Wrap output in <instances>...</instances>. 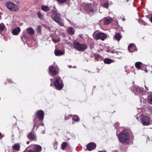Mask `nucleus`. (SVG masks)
<instances>
[{
    "label": "nucleus",
    "mask_w": 152,
    "mask_h": 152,
    "mask_svg": "<svg viewBox=\"0 0 152 152\" xmlns=\"http://www.w3.org/2000/svg\"><path fill=\"white\" fill-rule=\"evenodd\" d=\"M118 138L120 142L123 144L127 145L130 142V135L127 132H121L119 134Z\"/></svg>",
    "instance_id": "f257e3e1"
},
{
    "label": "nucleus",
    "mask_w": 152,
    "mask_h": 152,
    "mask_svg": "<svg viewBox=\"0 0 152 152\" xmlns=\"http://www.w3.org/2000/svg\"><path fill=\"white\" fill-rule=\"evenodd\" d=\"M35 114L37 118H36L34 121V128L35 126H36L38 122V118L40 121H42L43 120L44 113L43 111L40 110L38 111Z\"/></svg>",
    "instance_id": "f03ea898"
},
{
    "label": "nucleus",
    "mask_w": 152,
    "mask_h": 152,
    "mask_svg": "<svg viewBox=\"0 0 152 152\" xmlns=\"http://www.w3.org/2000/svg\"><path fill=\"white\" fill-rule=\"evenodd\" d=\"M48 15L56 22L57 21L61 18L60 14L55 10H53L50 12L48 13Z\"/></svg>",
    "instance_id": "7ed1b4c3"
},
{
    "label": "nucleus",
    "mask_w": 152,
    "mask_h": 152,
    "mask_svg": "<svg viewBox=\"0 0 152 152\" xmlns=\"http://www.w3.org/2000/svg\"><path fill=\"white\" fill-rule=\"evenodd\" d=\"M74 48L79 51H83L87 49V46L85 44L76 42L74 44Z\"/></svg>",
    "instance_id": "20e7f679"
},
{
    "label": "nucleus",
    "mask_w": 152,
    "mask_h": 152,
    "mask_svg": "<svg viewBox=\"0 0 152 152\" xmlns=\"http://www.w3.org/2000/svg\"><path fill=\"white\" fill-rule=\"evenodd\" d=\"M7 8L12 11H17L19 10L18 6L11 2H8L6 4Z\"/></svg>",
    "instance_id": "39448f33"
},
{
    "label": "nucleus",
    "mask_w": 152,
    "mask_h": 152,
    "mask_svg": "<svg viewBox=\"0 0 152 152\" xmlns=\"http://www.w3.org/2000/svg\"><path fill=\"white\" fill-rule=\"evenodd\" d=\"M140 121L143 125L147 126L149 124L150 119L148 117L142 115L140 116Z\"/></svg>",
    "instance_id": "423d86ee"
},
{
    "label": "nucleus",
    "mask_w": 152,
    "mask_h": 152,
    "mask_svg": "<svg viewBox=\"0 0 152 152\" xmlns=\"http://www.w3.org/2000/svg\"><path fill=\"white\" fill-rule=\"evenodd\" d=\"M54 84L56 89L58 90L61 89L63 87L62 82L60 77H57L54 81Z\"/></svg>",
    "instance_id": "0eeeda50"
},
{
    "label": "nucleus",
    "mask_w": 152,
    "mask_h": 152,
    "mask_svg": "<svg viewBox=\"0 0 152 152\" xmlns=\"http://www.w3.org/2000/svg\"><path fill=\"white\" fill-rule=\"evenodd\" d=\"M84 9L87 11L92 13L94 11V6L91 3L85 4L84 6Z\"/></svg>",
    "instance_id": "6e6552de"
},
{
    "label": "nucleus",
    "mask_w": 152,
    "mask_h": 152,
    "mask_svg": "<svg viewBox=\"0 0 152 152\" xmlns=\"http://www.w3.org/2000/svg\"><path fill=\"white\" fill-rule=\"evenodd\" d=\"M106 37L107 36L105 34L103 33L100 32L95 35V38L97 40L101 39L102 40H104Z\"/></svg>",
    "instance_id": "1a4fd4ad"
},
{
    "label": "nucleus",
    "mask_w": 152,
    "mask_h": 152,
    "mask_svg": "<svg viewBox=\"0 0 152 152\" xmlns=\"http://www.w3.org/2000/svg\"><path fill=\"white\" fill-rule=\"evenodd\" d=\"M49 70L50 74L54 76L58 74V72L57 71L56 68L53 66H51L49 67Z\"/></svg>",
    "instance_id": "9d476101"
},
{
    "label": "nucleus",
    "mask_w": 152,
    "mask_h": 152,
    "mask_svg": "<svg viewBox=\"0 0 152 152\" xmlns=\"http://www.w3.org/2000/svg\"><path fill=\"white\" fill-rule=\"evenodd\" d=\"M96 144L93 142L89 143L87 146V148L89 151H92L96 147Z\"/></svg>",
    "instance_id": "9b49d317"
},
{
    "label": "nucleus",
    "mask_w": 152,
    "mask_h": 152,
    "mask_svg": "<svg viewBox=\"0 0 152 152\" xmlns=\"http://www.w3.org/2000/svg\"><path fill=\"white\" fill-rule=\"evenodd\" d=\"M31 147L35 152H40L42 150V147L39 145H34Z\"/></svg>",
    "instance_id": "f8f14e48"
},
{
    "label": "nucleus",
    "mask_w": 152,
    "mask_h": 152,
    "mask_svg": "<svg viewBox=\"0 0 152 152\" xmlns=\"http://www.w3.org/2000/svg\"><path fill=\"white\" fill-rule=\"evenodd\" d=\"M128 50L130 53L133 52L137 50L136 47L134 44L132 43L130 44L128 47Z\"/></svg>",
    "instance_id": "ddd939ff"
},
{
    "label": "nucleus",
    "mask_w": 152,
    "mask_h": 152,
    "mask_svg": "<svg viewBox=\"0 0 152 152\" xmlns=\"http://www.w3.org/2000/svg\"><path fill=\"white\" fill-rule=\"evenodd\" d=\"M64 53V51L61 50H57L55 51V55L57 56H60L63 55Z\"/></svg>",
    "instance_id": "4468645a"
},
{
    "label": "nucleus",
    "mask_w": 152,
    "mask_h": 152,
    "mask_svg": "<svg viewBox=\"0 0 152 152\" xmlns=\"http://www.w3.org/2000/svg\"><path fill=\"white\" fill-rule=\"evenodd\" d=\"M104 24L108 25L111 22L112 19L110 17H107L104 18Z\"/></svg>",
    "instance_id": "2eb2a0df"
},
{
    "label": "nucleus",
    "mask_w": 152,
    "mask_h": 152,
    "mask_svg": "<svg viewBox=\"0 0 152 152\" xmlns=\"http://www.w3.org/2000/svg\"><path fill=\"white\" fill-rule=\"evenodd\" d=\"M20 31V28L19 27H18L12 30V33L14 35H17L18 34Z\"/></svg>",
    "instance_id": "dca6fc26"
},
{
    "label": "nucleus",
    "mask_w": 152,
    "mask_h": 152,
    "mask_svg": "<svg viewBox=\"0 0 152 152\" xmlns=\"http://www.w3.org/2000/svg\"><path fill=\"white\" fill-rule=\"evenodd\" d=\"M27 31L28 34L30 35H32L34 34L35 31L32 28H29L27 29Z\"/></svg>",
    "instance_id": "f3484780"
},
{
    "label": "nucleus",
    "mask_w": 152,
    "mask_h": 152,
    "mask_svg": "<svg viewBox=\"0 0 152 152\" xmlns=\"http://www.w3.org/2000/svg\"><path fill=\"white\" fill-rule=\"evenodd\" d=\"M13 149L17 151H19L20 148V145L18 144H15L12 146Z\"/></svg>",
    "instance_id": "a211bd4d"
},
{
    "label": "nucleus",
    "mask_w": 152,
    "mask_h": 152,
    "mask_svg": "<svg viewBox=\"0 0 152 152\" xmlns=\"http://www.w3.org/2000/svg\"><path fill=\"white\" fill-rule=\"evenodd\" d=\"M104 61L105 63L109 64L112 63L114 62V61L109 58H106L104 59Z\"/></svg>",
    "instance_id": "6ab92c4d"
},
{
    "label": "nucleus",
    "mask_w": 152,
    "mask_h": 152,
    "mask_svg": "<svg viewBox=\"0 0 152 152\" xmlns=\"http://www.w3.org/2000/svg\"><path fill=\"white\" fill-rule=\"evenodd\" d=\"M121 38V36L119 33L116 34L114 37V39H116L117 41H119Z\"/></svg>",
    "instance_id": "aec40b11"
},
{
    "label": "nucleus",
    "mask_w": 152,
    "mask_h": 152,
    "mask_svg": "<svg viewBox=\"0 0 152 152\" xmlns=\"http://www.w3.org/2000/svg\"><path fill=\"white\" fill-rule=\"evenodd\" d=\"M28 137L29 139L32 140H34L36 137L35 135L32 132H31L29 133L28 135Z\"/></svg>",
    "instance_id": "412c9836"
},
{
    "label": "nucleus",
    "mask_w": 152,
    "mask_h": 152,
    "mask_svg": "<svg viewBox=\"0 0 152 152\" xmlns=\"http://www.w3.org/2000/svg\"><path fill=\"white\" fill-rule=\"evenodd\" d=\"M142 90V89L140 87L138 86L136 87L135 88V94L138 95L141 92Z\"/></svg>",
    "instance_id": "4be33fe9"
},
{
    "label": "nucleus",
    "mask_w": 152,
    "mask_h": 152,
    "mask_svg": "<svg viewBox=\"0 0 152 152\" xmlns=\"http://www.w3.org/2000/svg\"><path fill=\"white\" fill-rule=\"evenodd\" d=\"M42 10L45 12H47L50 10L49 7L46 5H43L42 7Z\"/></svg>",
    "instance_id": "5701e85b"
},
{
    "label": "nucleus",
    "mask_w": 152,
    "mask_h": 152,
    "mask_svg": "<svg viewBox=\"0 0 152 152\" xmlns=\"http://www.w3.org/2000/svg\"><path fill=\"white\" fill-rule=\"evenodd\" d=\"M68 32L71 35H73L74 33V30L73 28L70 27L68 29Z\"/></svg>",
    "instance_id": "b1692460"
},
{
    "label": "nucleus",
    "mask_w": 152,
    "mask_h": 152,
    "mask_svg": "<svg viewBox=\"0 0 152 152\" xmlns=\"http://www.w3.org/2000/svg\"><path fill=\"white\" fill-rule=\"evenodd\" d=\"M142 65V63L140 62H136L135 64L136 67L138 69H140Z\"/></svg>",
    "instance_id": "393cba45"
},
{
    "label": "nucleus",
    "mask_w": 152,
    "mask_h": 152,
    "mask_svg": "<svg viewBox=\"0 0 152 152\" xmlns=\"http://www.w3.org/2000/svg\"><path fill=\"white\" fill-rule=\"evenodd\" d=\"M56 22L61 26H63L64 25V21L63 20L61 19V18L60 19L58 20L57 21H56Z\"/></svg>",
    "instance_id": "a878e982"
},
{
    "label": "nucleus",
    "mask_w": 152,
    "mask_h": 152,
    "mask_svg": "<svg viewBox=\"0 0 152 152\" xmlns=\"http://www.w3.org/2000/svg\"><path fill=\"white\" fill-rule=\"evenodd\" d=\"M68 144L66 142H63L61 145V148L62 149L64 150Z\"/></svg>",
    "instance_id": "bb28decb"
},
{
    "label": "nucleus",
    "mask_w": 152,
    "mask_h": 152,
    "mask_svg": "<svg viewBox=\"0 0 152 152\" xmlns=\"http://www.w3.org/2000/svg\"><path fill=\"white\" fill-rule=\"evenodd\" d=\"M95 59L97 61H100L102 60V58L99 55H94Z\"/></svg>",
    "instance_id": "cd10ccee"
},
{
    "label": "nucleus",
    "mask_w": 152,
    "mask_h": 152,
    "mask_svg": "<svg viewBox=\"0 0 152 152\" xmlns=\"http://www.w3.org/2000/svg\"><path fill=\"white\" fill-rule=\"evenodd\" d=\"M72 119L76 122H78L80 120L78 117L76 115H74Z\"/></svg>",
    "instance_id": "c85d7f7f"
},
{
    "label": "nucleus",
    "mask_w": 152,
    "mask_h": 152,
    "mask_svg": "<svg viewBox=\"0 0 152 152\" xmlns=\"http://www.w3.org/2000/svg\"><path fill=\"white\" fill-rule=\"evenodd\" d=\"M148 102L151 104H152V95H150L148 96Z\"/></svg>",
    "instance_id": "c756f323"
},
{
    "label": "nucleus",
    "mask_w": 152,
    "mask_h": 152,
    "mask_svg": "<svg viewBox=\"0 0 152 152\" xmlns=\"http://www.w3.org/2000/svg\"><path fill=\"white\" fill-rule=\"evenodd\" d=\"M4 28L5 26L3 23L0 24V31H3L4 29Z\"/></svg>",
    "instance_id": "7c9ffc66"
},
{
    "label": "nucleus",
    "mask_w": 152,
    "mask_h": 152,
    "mask_svg": "<svg viewBox=\"0 0 152 152\" xmlns=\"http://www.w3.org/2000/svg\"><path fill=\"white\" fill-rule=\"evenodd\" d=\"M37 15L38 16V17L42 19L43 18V15H42L41 13L40 12H39L37 13Z\"/></svg>",
    "instance_id": "2f4dec72"
},
{
    "label": "nucleus",
    "mask_w": 152,
    "mask_h": 152,
    "mask_svg": "<svg viewBox=\"0 0 152 152\" xmlns=\"http://www.w3.org/2000/svg\"><path fill=\"white\" fill-rule=\"evenodd\" d=\"M103 7H104L107 9L109 7L108 3H104L103 5Z\"/></svg>",
    "instance_id": "473e14b6"
},
{
    "label": "nucleus",
    "mask_w": 152,
    "mask_h": 152,
    "mask_svg": "<svg viewBox=\"0 0 152 152\" xmlns=\"http://www.w3.org/2000/svg\"><path fill=\"white\" fill-rule=\"evenodd\" d=\"M59 3H63L66 1L67 0H57Z\"/></svg>",
    "instance_id": "72a5a7b5"
},
{
    "label": "nucleus",
    "mask_w": 152,
    "mask_h": 152,
    "mask_svg": "<svg viewBox=\"0 0 152 152\" xmlns=\"http://www.w3.org/2000/svg\"><path fill=\"white\" fill-rule=\"evenodd\" d=\"M72 116V115H69V116L68 117L67 116H66V115H65V120H67L68 119H70V118H69L70 117H71Z\"/></svg>",
    "instance_id": "f704fd0d"
},
{
    "label": "nucleus",
    "mask_w": 152,
    "mask_h": 152,
    "mask_svg": "<svg viewBox=\"0 0 152 152\" xmlns=\"http://www.w3.org/2000/svg\"><path fill=\"white\" fill-rule=\"evenodd\" d=\"M53 41L55 43H56L59 42L60 40L58 39H53Z\"/></svg>",
    "instance_id": "c9c22d12"
},
{
    "label": "nucleus",
    "mask_w": 152,
    "mask_h": 152,
    "mask_svg": "<svg viewBox=\"0 0 152 152\" xmlns=\"http://www.w3.org/2000/svg\"><path fill=\"white\" fill-rule=\"evenodd\" d=\"M28 152H35V151L34 150H30L28 151Z\"/></svg>",
    "instance_id": "e433bc0d"
},
{
    "label": "nucleus",
    "mask_w": 152,
    "mask_h": 152,
    "mask_svg": "<svg viewBox=\"0 0 152 152\" xmlns=\"http://www.w3.org/2000/svg\"><path fill=\"white\" fill-rule=\"evenodd\" d=\"M115 51L113 50L111 51L110 53H115Z\"/></svg>",
    "instance_id": "4c0bfd02"
},
{
    "label": "nucleus",
    "mask_w": 152,
    "mask_h": 152,
    "mask_svg": "<svg viewBox=\"0 0 152 152\" xmlns=\"http://www.w3.org/2000/svg\"><path fill=\"white\" fill-rule=\"evenodd\" d=\"M150 20L152 23V16H151V18L150 19Z\"/></svg>",
    "instance_id": "58836bf2"
},
{
    "label": "nucleus",
    "mask_w": 152,
    "mask_h": 152,
    "mask_svg": "<svg viewBox=\"0 0 152 152\" xmlns=\"http://www.w3.org/2000/svg\"><path fill=\"white\" fill-rule=\"evenodd\" d=\"M145 89L147 91H148V88L147 87H146L145 86Z\"/></svg>",
    "instance_id": "ea45409f"
},
{
    "label": "nucleus",
    "mask_w": 152,
    "mask_h": 152,
    "mask_svg": "<svg viewBox=\"0 0 152 152\" xmlns=\"http://www.w3.org/2000/svg\"><path fill=\"white\" fill-rule=\"evenodd\" d=\"M25 37H25V35L24 36H23V37H22L21 38L22 39V40H23V38H25Z\"/></svg>",
    "instance_id": "a19ab883"
},
{
    "label": "nucleus",
    "mask_w": 152,
    "mask_h": 152,
    "mask_svg": "<svg viewBox=\"0 0 152 152\" xmlns=\"http://www.w3.org/2000/svg\"><path fill=\"white\" fill-rule=\"evenodd\" d=\"M119 53V52H117V51H115V53L117 54H118Z\"/></svg>",
    "instance_id": "79ce46f5"
},
{
    "label": "nucleus",
    "mask_w": 152,
    "mask_h": 152,
    "mask_svg": "<svg viewBox=\"0 0 152 152\" xmlns=\"http://www.w3.org/2000/svg\"><path fill=\"white\" fill-rule=\"evenodd\" d=\"M45 132V131L44 130L42 131L41 132V133H42V134H44Z\"/></svg>",
    "instance_id": "37998d69"
},
{
    "label": "nucleus",
    "mask_w": 152,
    "mask_h": 152,
    "mask_svg": "<svg viewBox=\"0 0 152 152\" xmlns=\"http://www.w3.org/2000/svg\"><path fill=\"white\" fill-rule=\"evenodd\" d=\"M5 152H10V151H9V150L8 149L7 150H6L5 151Z\"/></svg>",
    "instance_id": "c03bdc74"
},
{
    "label": "nucleus",
    "mask_w": 152,
    "mask_h": 152,
    "mask_svg": "<svg viewBox=\"0 0 152 152\" xmlns=\"http://www.w3.org/2000/svg\"><path fill=\"white\" fill-rule=\"evenodd\" d=\"M125 20V19L124 18H123L122 19V20L123 21H124V20Z\"/></svg>",
    "instance_id": "a18cd8bd"
},
{
    "label": "nucleus",
    "mask_w": 152,
    "mask_h": 152,
    "mask_svg": "<svg viewBox=\"0 0 152 152\" xmlns=\"http://www.w3.org/2000/svg\"><path fill=\"white\" fill-rule=\"evenodd\" d=\"M30 143V142L29 141H28L27 142V143L28 144H29Z\"/></svg>",
    "instance_id": "49530a36"
},
{
    "label": "nucleus",
    "mask_w": 152,
    "mask_h": 152,
    "mask_svg": "<svg viewBox=\"0 0 152 152\" xmlns=\"http://www.w3.org/2000/svg\"><path fill=\"white\" fill-rule=\"evenodd\" d=\"M112 152H118L116 151H113Z\"/></svg>",
    "instance_id": "de8ad7c7"
},
{
    "label": "nucleus",
    "mask_w": 152,
    "mask_h": 152,
    "mask_svg": "<svg viewBox=\"0 0 152 152\" xmlns=\"http://www.w3.org/2000/svg\"><path fill=\"white\" fill-rule=\"evenodd\" d=\"M41 125L42 126H43L44 125V124H43V123H42V124H41Z\"/></svg>",
    "instance_id": "09e8293b"
},
{
    "label": "nucleus",
    "mask_w": 152,
    "mask_h": 152,
    "mask_svg": "<svg viewBox=\"0 0 152 152\" xmlns=\"http://www.w3.org/2000/svg\"><path fill=\"white\" fill-rule=\"evenodd\" d=\"M69 68H71V67H72V66L71 65H69Z\"/></svg>",
    "instance_id": "8fccbe9b"
},
{
    "label": "nucleus",
    "mask_w": 152,
    "mask_h": 152,
    "mask_svg": "<svg viewBox=\"0 0 152 152\" xmlns=\"http://www.w3.org/2000/svg\"><path fill=\"white\" fill-rule=\"evenodd\" d=\"M67 20L69 21V22L70 23V21L69 20H68V19H67Z\"/></svg>",
    "instance_id": "3c124183"
},
{
    "label": "nucleus",
    "mask_w": 152,
    "mask_h": 152,
    "mask_svg": "<svg viewBox=\"0 0 152 152\" xmlns=\"http://www.w3.org/2000/svg\"><path fill=\"white\" fill-rule=\"evenodd\" d=\"M145 71L146 72H147V70H145Z\"/></svg>",
    "instance_id": "603ef678"
},
{
    "label": "nucleus",
    "mask_w": 152,
    "mask_h": 152,
    "mask_svg": "<svg viewBox=\"0 0 152 152\" xmlns=\"http://www.w3.org/2000/svg\"><path fill=\"white\" fill-rule=\"evenodd\" d=\"M1 133L0 132V137L1 136Z\"/></svg>",
    "instance_id": "864d4df0"
},
{
    "label": "nucleus",
    "mask_w": 152,
    "mask_h": 152,
    "mask_svg": "<svg viewBox=\"0 0 152 152\" xmlns=\"http://www.w3.org/2000/svg\"><path fill=\"white\" fill-rule=\"evenodd\" d=\"M129 1V0H127L126 2H128Z\"/></svg>",
    "instance_id": "5fc2aeb1"
},
{
    "label": "nucleus",
    "mask_w": 152,
    "mask_h": 152,
    "mask_svg": "<svg viewBox=\"0 0 152 152\" xmlns=\"http://www.w3.org/2000/svg\"><path fill=\"white\" fill-rule=\"evenodd\" d=\"M50 80H51V81H53V79H51Z\"/></svg>",
    "instance_id": "6e6d98bb"
},
{
    "label": "nucleus",
    "mask_w": 152,
    "mask_h": 152,
    "mask_svg": "<svg viewBox=\"0 0 152 152\" xmlns=\"http://www.w3.org/2000/svg\"><path fill=\"white\" fill-rule=\"evenodd\" d=\"M50 86H52V84H50Z\"/></svg>",
    "instance_id": "4d7b16f0"
},
{
    "label": "nucleus",
    "mask_w": 152,
    "mask_h": 152,
    "mask_svg": "<svg viewBox=\"0 0 152 152\" xmlns=\"http://www.w3.org/2000/svg\"><path fill=\"white\" fill-rule=\"evenodd\" d=\"M1 18V16H0V18Z\"/></svg>",
    "instance_id": "13d9d810"
}]
</instances>
